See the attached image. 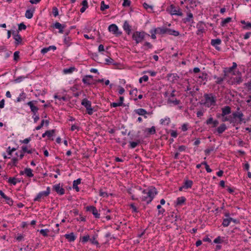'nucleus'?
I'll return each instance as SVG.
<instances>
[{
  "mask_svg": "<svg viewBox=\"0 0 251 251\" xmlns=\"http://www.w3.org/2000/svg\"><path fill=\"white\" fill-rule=\"evenodd\" d=\"M92 79H88L86 77H84L82 78V82H83L84 84H87L88 85H90L91 84H94V85H96V82H93L92 81Z\"/></svg>",
  "mask_w": 251,
  "mask_h": 251,
  "instance_id": "c9c22d12",
  "label": "nucleus"
},
{
  "mask_svg": "<svg viewBox=\"0 0 251 251\" xmlns=\"http://www.w3.org/2000/svg\"><path fill=\"white\" fill-rule=\"evenodd\" d=\"M237 118H234V116H232V119H231L230 124H232L233 126L237 125L238 124H240L238 123V121H237Z\"/></svg>",
  "mask_w": 251,
  "mask_h": 251,
  "instance_id": "4d7b16f0",
  "label": "nucleus"
},
{
  "mask_svg": "<svg viewBox=\"0 0 251 251\" xmlns=\"http://www.w3.org/2000/svg\"><path fill=\"white\" fill-rule=\"evenodd\" d=\"M22 150L24 152H27V153L31 154L33 151H35V150L34 149H31V150H28L26 146H23L22 147Z\"/></svg>",
  "mask_w": 251,
  "mask_h": 251,
  "instance_id": "a19ab883",
  "label": "nucleus"
},
{
  "mask_svg": "<svg viewBox=\"0 0 251 251\" xmlns=\"http://www.w3.org/2000/svg\"><path fill=\"white\" fill-rule=\"evenodd\" d=\"M34 8H33L32 10L31 9H28L25 12V16L26 18L30 19L32 18L33 13L34 12Z\"/></svg>",
  "mask_w": 251,
  "mask_h": 251,
  "instance_id": "c756f323",
  "label": "nucleus"
},
{
  "mask_svg": "<svg viewBox=\"0 0 251 251\" xmlns=\"http://www.w3.org/2000/svg\"><path fill=\"white\" fill-rule=\"evenodd\" d=\"M231 107L229 106H226L222 108L221 116H226L231 113Z\"/></svg>",
  "mask_w": 251,
  "mask_h": 251,
  "instance_id": "f3484780",
  "label": "nucleus"
},
{
  "mask_svg": "<svg viewBox=\"0 0 251 251\" xmlns=\"http://www.w3.org/2000/svg\"><path fill=\"white\" fill-rule=\"evenodd\" d=\"M232 116L234 118L238 119V123L241 124L242 123L243 118L244 114L241 112H234L232 113Z\"/></svg>",
  "mask_w": 251,
  "mask_h": 251,
  "instance_id": "4468645a",
  "label": "nucleus"
},
{
  "mask_svg": "<svg viewBox=\"0 0 251 251\" xmlns=\"http://www.w3.org/2000/svg\"><path fill=\"white\" fill-rule=\"evenodd\" d=\"M214 150H215V148H214V147L212 146L209 148H208V149H206V150H205L204 152H205V154L206 155H209L211 151H213Z\"/></svg>",
  "mask_w": 251,
  "mask_h": 251,
  "instance_id": "864d4df0",
  "label": "nucleus"
},
{
  "mask_svg": "<svg viewBox=\"0 0 251 251\" xmlns=\"http://www.w3.org/2000/svg\"><path fill=\"white\" fill-rule=\"evenodd\" d=\"M177 8L174 4H171L169 7L167 8V11H168L171 15H175L179 16H182L183 13L180 11V9Z\"/></svg>",
  "mask_w": 251,
  "mask_h": 251,
  "instance_id": "39448f33",
  "label": "nucleus"
},
{
  "mask_svg": "<svg viewBox=\"0 0 251 251\" xmlns=\"http://www.w3.org/2000/svg\"><path fill=\"white\" fill-rule=\"evenodd\" d=\"M56 49V47L55 46H50L47 48H44L43 49H42L41 50V52L42 54H44L51 50H55Z\"/></svg>",
  "mask_w": 251,
  "mask_h": 251,
  "instance_id": "bb28decb",
  "label": "nucleus"
},
{
  "mask_svg": "<svg viewBox=\"0 0 251 251\" xmlns=\"http://www.w3.org/2000/svg\"><path fill=\"white\" fill-rule=\"evenodd\" d=\"M237 75L238 76L235 77L233 78V82H232L233 84H239L243 81V79L241 77V73L239 71L237 72Z\"/></svg>",
  "mask_w": 251,
  "mask_h": 251,
  "instance_id": "6ab92c4d",
  "label": "nucleus"
},
{
  "mask_svg": "<svg viewBox=\"0 0 251 251\" xmlns=\"http://www.w3.org/2000/svg\"><path fill=\"white\" fill-rule=\"evenodd\" d=\"M66 25H62L60 23L56 22L54 24L52 25H51V27L58 29H59V32L60 33H63V29H64L66 27Z\"/></svg>",
  "mask_w": 251,
  "mask_h": 251,
  "instance_id": "9b49d317",
  "label": "nucleus"
},
{
  "mask_svg": "<svg viewBox=\"0 0 251 251\" xmlns=\"http://www.w3.org/2000/svg\"><path fill=\"white\" fill-rule=\"evenodd\" d=\"M166 34H168L169 35H174L175 36H177L179 35V32L178 31L174 29L166 27Z\"/></svg>",
  "mask_w": 251,
  "mask_h": 251,
  "instance_id": "5701e85b",
  "label": "nucleus"
},
{
  "mask_svg": "<svg viewBox=\"0 0 251 251\" xmlns=\"http://www.w3.org/2000/svg\"><path fill=\"white\" fill-rule=\"evenodd\" d=\"M232 218H225L223 219L222 226L224 227L228 226L231 222Z\"/></svg>",
  "mask_w": 251,
  "mask_h": 251,
  "instance_id": "72a5a7b5",
  "label": "nucleus"
},
{
  "mask_svg": "<svg viewBox=\"0 0 251 251\" xmlns=\"http://www.w3.org/2000/svg\"><path fill=\"white\" fill-rule=\"evenodd\" d=\"M148 79H149L148 76L146 75H144V76H143L142 77H141L139 79V81L140 83H141L143 81H144L145 82H147L148 80Z\"/></svg>",
  "mask_w": 251,
  "mask_h": 251,
  "instance_id": "774afa93",
  "label": "nucleus"
},
{
  "mask_svg": "<svg viewBox=\"0 0 251 251\" xmlns=\"http://www.w3.org/2000/svg\"><path fill=\"white\" fill-rule=\"evenodd\" d=\"M38 101L37 100H32L28 101L27 103V105H28L30 108L31 111L32 112H38L39 108L37 106H35V104H37Z\"/></svg>",
  "mask_w": 251,
  "mask_h": 251,
  "instance_id": "9d476101",
  "label": "nucleus"
},
{
  "mask_svg": "<svg viewBox=\"0 0 251 251\" xmlns=\"http://www.w3.org/2000/svg\"><path fill=\"white\" fill-rule=\"evenodd\" d=\"M157 34H160V35H163L166 34V27H157L156 28Z\"/></svg>",
  "mask_w": 251,
  "mask_h": 251,
  "instance_id": "4c0bfd02",
  "label": "nucleus"
},
{
  "mask_svg": "<svg viewBox=\"0 0 251 251\" xmlns=\"http://www.w3.org/2000/svg\"><path fill=\"white\" fill-rule=\"evenodd\" d=\"M150 37L149 34L146 33L145 31H135L132 36V39L135 41L136 45L142 42L145 39V36Z\"/></svg>",
  "mask_w": 251,
  "mask_h": 251,
  "instance_id": "7ed1b4c3",
  "label": "nucleus"
},
{
  "mask_svg": "<svg viewBox=\"0 0 251 251\" xmlns=\"http://www.w3.org/2000/svg\"><path fill=\"white\" fill-rule=\"evenodd\" d=\"M193 14L191 12L187 13V17L183 19V21L184 23H186L187 22H191V23H194L193 21Z\"/></svg>",
  "mask_w": 251,
  "mask_h": 251,
  "instance_id": "412c9836",
  "label": "nucleus"
},
{
  "mask_svg": "<svg viewBox=\"0 0 251 251\" xmlns=\"http://www.w3.org/2000/svg\"><path fill=\"white\" fill-rule=\"evenodd\" d=\"M75 70V67H70L68 69H66L64 70V72L66 74L72 73L74 70Z\"/></svg>",
  "mask_w": 251,
  "mask_h": 251,
  "instance_id": "69168bd1",
  "label": "nucleus"
},
{
  "mask_svg": "<svg viewBox=\"0 0 251 251\" xmlns=\"http://www.w3.org/2000/svg\"><path fill=\"white\" fill-rule=\"evenodd\" d=\"M131 27L128 24V22L127 21H125L124 25H123V28L124 30L126 31V32L129 35L131 31Z\"/></svg>",
  "mask_w": 251,
  "mask_h": 251,
  "instance_id": "a211bd4d",
  "label": "nucleus"
},
{
  "mask_svg": "<svg viewBox=\"0 0 251 251\" xmlns=\"http://www.w3.org/2000/svg\"><path fill=\"white\" fill-rule=\"evenodd\" d=\"M64 236L70 242L74 241L76 239V236L75 235L74 232H71L70 234H66Z\"/></svg>",
  "mask_w": 251,
  "mask_h": 251,
  "instance_id": "4be33fe9",
  "label": "nucleus"
},
{
  "mask_svg": "<svg viewBox=\"0 0 251 251\" xmlns=\"http://www.w3.org/2000/svg\"><path fill=\"white\" fill-rule=\"evenodd\" d=\"M207 77H208V75L206 73L203 72L202 73L201 75H200L199 76V78L201 79L202 80L207 81Z\"/></svg>",
  "mask_w": 251,
  "mask_h": 251,
  "instance_id": "5fc2aeb1",
  "label": "nucleus"
},
{
  "mask_svg": "<svg viewBox=\"0 0 251 251\" xmlns=\"http://www.w3.org/2000/svg\"><path fill=\"white\" fill-rule=\"evenodd\" d=\"M168 103H173L175 105H178L180 103V101L177 99L172 100L171 98H169L167 101Z\"/></svg>",
  "mask_w": 251,
  "mask_h": 251,
  "instance_id": "58836bf2",
  "label": "nucleus"
},
{
  "mask_svg": "<svg viewBox=\"0 0 251 251\" xmlns=\"http://www.w3.org/2000/svg\"><path fill=\"white\" fill-rule=\"evenodd\" d=\"M17 178L15 177H9L8 180L9 183L12 184L13 185H15L17 183Z\"/></svg>",
  "mask_w": 251,
  "mask_h": 251,
  "instance_id": "6e6d98bb",
  "label": "nucleus"
},
{
  "mask_svg": "<svg viewBox=\"0 0 251 251\" xmlns=\"http://www.w3.org/2000/svg\"><path fill=\"white\" fill-rule=\"evenodd\" d=\"M241 23L244 25L243 26V28L244 29H250L251 28V23L246 22L244 20H242Z\"/></svg>",
  "mask_w": 251,
  "mask_h": 251,
  "instance_id": "473e14b6",
  "label": "nucleus"
},
{
  "mask_svg": "<svg viewBox=\"0 0 251 251\" xmlns=\"http://www.w3.org/2000/svg\"><path fill=\"white\" fill-rule=\"evenodd\" d=\"M221 40L220 39L217 38L215 39H212L211 41V45L212 46H214L215 47V49L218 50H220V48L219 47L216 46V45H219L221 44Z\"/></svg>",
  "mask_w": 251,
  "mask_h": 251,
  "instance_id": "dca6fc26",
  "label": "nucleus"
},
{
  "mask_svg": "<svg viewBox=\"0 0 251 251\" xmlns=\"http://www.w3.org/2000/svg\"><path fill=\"white\" fill-rule=\"evenodd\" d=\"M86 208V211L92 212L96 218H100V214L98 213V211L96 207L94 206H88Z\"/></svg>",
  "mask_w": 251,
  "mask_h": 251,
  "instance_id": "1a4fd4ad",
  "label": "nucleus"
},
{
  "mask_svg": "<svg viewBox=\"0 0 251 251\" xmlns=\"http://www.w3.org/2000/svg\"><path fill=\"white\" fill-rule=\"evenodd\" d=\"M15 41V44L17 46L21 44L22 42V39L20 34H16L15 37L13 38Z\"/></svg>",
  "mask_w": 251,
  "mask_h": 251,
  "instance_id": "f704fd0d",
  "label": "nucleus"
},
{
  "mask_svg": "<svg viewBox=\"0 0 251 251\" xmlns=\"http://www.w3.org/2000/svg\"><path fill=\"white\" fill-rule=\"evenodd\" d=\"M25 98H26L25 94V93L23 92L21 94H20L19 97L17 98L16 101L20 102L22 100H24Z\"/></svg>",
  "mask_w": 251,
  "mask_h": 251,
  "instance_id": "de8ad7c7",
  "label": "nucleus"
},
{
  "mask_svg": "<svg viewBox=\"0 0 251 251\" xmlns=\"http://www.w3.org/2000/svg\"><path fill=\"white\" fill-rule=\"evenodd\" d=\"M231 21V18L227 17V18L225 19L223 21H222L221 25L222 26H225L226 24L229 23Z\"/></svg>",
  "mask_w": 251,
  "mask_h": 251,
  "instance_id": "8fccbe9b",
  "label": "nucleus"
},
{
  "mask_svg": "<svg viewBox=\"0 0 251 251\" xmlns=\"http://www.w3.org/2000/svg\"><path fill=\"white\" fill-rule=\"evenodd\" d=\"M38 231L43 236L47 237L48 236V233L49 232V230L48 229H42Z\"/></svg>",
  "mask_w": 251,
  "mask_h": 251,
  "instance_id": "09e8293b",
  "label": "nucleus"
},
{
  "mask_svg": "<svg viewBox=\"0 0 251 251\" xmlns=\"http://www.w3.org/2000/svg\"><path fill=\"white\" fill-rule=\"evenodd\" d=\"M237 64L235 63V62H233L232 63V66L231 67H227V68H225L224 69H225L226 72H228L229 73H231L233 70L235 69L236 67H237Z\"/></svg>",
  "mask_w": 251,
  "mask_h": 251,
  "instance_id": "e433bc0d",
  "label": "nucleus"
},
{
  "mask_svg": "<svg viewBox=\"0 0 251 251\" xmlns=\"http://www.w3.org/2000/svg\"><path fill=\"white\" fill-rule=\"evenodd\" d=\"M81 179L79 178L76 180H75L73 181V188L75 190L76 192L79 191V188L78 187V185L81 183Z\"/></svg>",
  "mask_w": 251,
  "mask_h": 251,
  "instance_id": "b1692460",
  "label": "nucleus"
},
{
  "mask_svg": "<svg viewBox=\"0 0 251 251\" xmlns=\"http://www.w3.org/2000/svg\"><path fill=\"white\" fill-rule=\"evenodd\" d=\"M171 122L170 119L168 117L165 118L164 119H161L160 124L162 125H169Z\"/></svg>",
  "mask_w": 251,
  "mask_h": 251,
  "instance_id": "37998d69",
  "label": "nucleus"
},
{
  "mask_svg": "<svg viewBox=\"0 0 251 251\" xmlns=\"http://www.w3.org/2000/svg\"><path fill=\"white\" fill-rule=\"evenodd\" d=\"M108 30L109 32H112L116 36H120L122 34V32L119 30L118 27L115 24H111L108 27Z\"/></svg>",
  "mask_w": 251,
  "mask_h": 251,
  "instance_id": "6e6552de",
  "label": "nucleus"
},
{
  "mask_svg": "<svg viewBox=\"0 0 251 251\" xmlns=\"http://www.w3.org/2000/svg\"><path fill=\"white\" fill-rule=\"evenodd\" d=\"M99 193L100 196L104 198H108L109 195H112V194H108L107 193L103 192L101 189L100 190Z\"/></svg>",
  "mask_w": 251,
  "mask_h": 251,
  "instance_id": "603ef678",
  "label": "nucleus"
},
{
  "mask_svg": "<svg viewBox=\"0 0 251 251\" xmlns=\"http://www.w3.org/2000/svg\"><path fill=\"white\" fill-rule=\"evenodd\" d=\"M157 208L158 209V214H163L164 212H165V209L164 208H162L161 205H158L157 206Z\"/></svg>",
  "mask_w": 251,
  "mask_h": 251,
  "instance_id": "0e129e2a",
  "label": "nucleus"
},
{
  "mask_svg": "<svg viewBox=\"0 0 251 251\" xmlns=\"http://www.w3.org/2000/svg\"><path fill=\"white\" fill-rule=\"evenodd\" d=\"M89 239H90V236L89 235L84 236L81 239V242L83 243H85L87 242L88 240H89Z\"/></svg>",
  "mask_w": 251,
  "mask_h": 251,
  "instance_id": "680f3d73",
  "label": "nucleus"
},
{
  "mask_svg": "<svg viewBox=\"0 0 251 251\" xmlns=\"http://www.w3.org/2000/svg\"><path fill=\"white\" fill-rule=\"evenodd\" d=\"M186 201V198L184 197H180L177 198L176 202V205H182L184 204Z\"/></svg>",
  "mask_w": 251,
  "mask_h": 251,
  "instance_id": "cd10ccee",
  "label": "nucleus"
},
{
  "mask_svg": "<svg viewBox=\"0 0 251 251\" xmlns=\"http://www.w3.org/2000/svg\"><path fill=\"white\" fill-rule=\"evenodd\" d=\"M55 132V129L47 130L44 133L42 134V136L43 138H44L47 136L48 137L50 138L54 135Z\"/></svg>",
  "mask_w": 251,
  "mask_h": 251,
  "instance_id": "a878e982",
  "label": "nucleus"
},
{
  "mask_svg": "<svg viewBox=\"0 0 251 251\" xmlns=\"http://www.w3.org/2000/svg\"><path fill=\"white\" fill-rule=\"evenodd\" d=\"M17 162H18L17 158L13 157L12 159V160H11V162L9 163V165H11V166H16V164L17 163Z\"/></svg>",
  "mask_w": 251,
  "mask_h": 251,
  "instance_id": "13d9d810",
  "label": "nucleus"
},
{
  "mask_svg": "<svg viewBox=\"0 0 251 251\" xmlns=\"http://www.w3.org/2000/svg\"><path fill=\"white\" fill-rule=\"evenodd\" d=\"M131 4V1L130 0H124L123 3L122 4L123 6L129 7L130 6Z\"/></svg>",
  "mask_w": 251,
  "mask_h": 251,
  "instance_id": "052dcab7",
  "label": "nucleus"
},
{
  "mask_svg": "<svg viewBox=\"0 0 251 251\" xmlns=\"http://www.w3.org/2000/svg\"><path fill=\"white\" fill-rule=\"evenodd\" d=\"M24 173H25L26 176L29 177H33L34 176L33 174L32 173V170L29 168H25Z\"/></svg>",
  "mask_w": 251,
  "mask_h": 251,
  "instance_id": "2f4dec72",
  "label": "nucleus"
},
{
  "mask_svg": "<svg viewBox=\"0 0 251 251\" xmlns=\"http://www.w3.org/2000/svg\"><path fill=\"white\" fill-rule=\"evenodd\" d=\"M129 206L132 209V212L138 213L139 212L134 203L130 204Z\"/></svg>",
  "mask_w": 251,
  "mask_h": 251,
  "instance_id": "338daca9",
  "label": "nucleus"
},
{
  "mask_svg": "<svg viewBox=\"0 0 251 251\" xmlns=\"http://www.w3.org/2000/svg\"><path fill=\"white\" fill-rule=\"evenodd\" d=\"M63 185H61L60 183L55 184L52 186V191L56 192L59 195H63L65 194V190L62 187Z\"/></svg>",
  "mask_w": 251,
  "mask_h": 251,
  "instance_id": "0eeeda50",
  "label": "nucleus"
},
{
  "mask_svg": "<svg viewBox=\"0 0 251 251\" xmlns=\"http://www.w3.org/2000/svg\"><path fill=\"white\" fill-rule=\"evenodd\" d=\"M72 38L69 36H64V43L67 47H69L72 45Z\"/></svg>",
  "mask_w": 251,
  "mask_h": 251,
  "instance_id": "7c9ffc66",
  "label": "nucleus"
},
{
  "mask_svg": "<svg viewBox=\"0 0 251 251\" xmlns=\"http://www.w3.org/2000/svg\"><path fill=\"white\" fill-rule=\"evenodd\" d=\"M193 181L191 180H186L184 181L183 185V187H185V189H188L192 187L193 185Z\"/></svg>",
  "mask_w": 251,
  "mask_h": 251,
  "instance_id": "c85d7f7f",
  "label": "nucleus"
},
{
  "mask_svg": "<svg viewBox=\"0 0 251 251\" xmlns=\"http://www.w3.org/2000/svg\"><path fill=\"white\" fill-rule=\"evenodd\" d=\"M26 28V25L24 23H22L18 25V31H21L22 30H25Z\"/></svg>",
  "mask_w": 251,
  "mask_h": 251,
  "instance_id": "bf43d9fd",
  "label": "nucleus"
},
{
  "mask_svg": "<svg viewBox=\"0 0 251 251\" xmlns=\"http://www.w3.org/2000/svg\"><path fill=\"white\" fill-rule=\"evenodd\" d=\"M20 52L19 51H16L14 53V60L17 61L20 59L19 55Z\"/></svg>",
  "mask_w": 251,
  "mask_h": 251,
  "instance_id": "e2e57ef3",
  "label": "nucleus"
},
{
  "mask_svg": "<svg viewBox=\"0 0 251 251\" xmlns=\"http://www.w3.org/2000/svg\"><path fill=\"white\" fill-rule=\"evenodd\" d=\"M134 112L140 116H143L145 118H147V116H146L147 114H149L145 109L143 108H139L134 110Z\"/></svg>",
  "mask_w": 251,
  "mask_h": 251,
  "instance_id": "2eb2a0df",
  "label": "nucleus"
},
{
  "mask_svg": "<svg viewBox=\"0 0 251 251\" xmlns=\"http://www.w3.org/2000/svg\"><path fill=\"white\" fill-rule=\"evenodd\" d=\"M50 192V187H48L46 191L40 192L37 194V196L34 199V201H40L41 198L48 196Z\"/></svg>",
  "mask_w": 251,
  "mask_h": 251,
  "instance_id": "423d86ee",
  "label": "nucleus"
},
{
  "mask_svg": "<svg viewBox=\"0 0 251 251\" xmlns=\"http://www.w3.org/2000/svg\"><path fill=\"white\" fill-rule=\"evenodd\" d=\"M204 23L203 22H199L197 25V28L198 29L196 33L198 35L202 34L204 32V27L203 25Z\"/></svg>",
  "mask_w": 251,
  "mask_h": 251,
  "instance_id": "f8f14e48",
  "label": "nucleus"
},
{
  "mask_svg": "<svg viewBox=\"0 0 251 251\" xmlns=\"http://www.w3.org/2000/svg\"><path fill=\"white\" fill-rule=\"evenodd\" d=\"M213 78L217 79V80L215 81L217 84H221L225 80V77H218L216 75H214Z\"/></svg>",
  "mask_w": 251,
  "mask_h": 251,
  "instance_id": "ea45409f",
  "label": "nucleus"
},
{
  "mask_svg": "<svg viewBox=\"0 0 251 251\" xmlns=\"http://www.w3.org/2000/svg\"><path fill=\"white\" fill-rule=\"evenodd\" d=\"M109 6L108 5L105 4L104 1H101L100 3V9L101 11H104L105 9H108Z\"/></svg>",
  "mask_w": 251,
  "mask_h": 251,
  "instance_id": "c03bdc74",
  "label": "nucleus"
},
{
  "mask_svg": "<svg viewBox=\"0 0 251 251\" xmlns=\"http://www.w3.org/2000/svg\"><path fill=\"white\" fill-rule=\"evenodd\" d=\"M204 97L205 99V102L203 104L209 107L211 106H215L216 104V97L213 94H204Z\"/></svg>",
  "mask_w": 251,
  "mask_h": 251,
  "instance_id": "f03ea898",
  "label": "nucleus"
},
{
  "mask_svg": "<svg viewBox=\"0 0 251 251\" xmlns=\"http://www.w3.org/2000/svg\"><path fill=\"white\" fill-rule=\"evenodd\" d=\"M4 199L5 200L6 203L9 206H12L13 205V201L10 197L6 196Z\"/></svg>",
  "mask_w": 251,
  "mask_h": 251,
  "instance_id": "49530a36",
  "label": "nucleus"
},
{
  "mask_svg": "<svg viewBox=\"0 0 251 251\" xmlns=\"http://www.w3.org/2000/svg\"><path fill=\"white\" fill-rule=\"evenodd\" d=\"M144 194L142 198V201H146L147 204L150 203L155 196L158 193L157 189L154 187H150L142 191Z\"/></svg>",
  "mask_w": 251,
  "mask_h": 251,
  "instance_id": "f257e3e1",
  "label": "nucleus"
},
{
  "mask_svg": "<svg viewBox=\"0 0 251 251\" xmlns=\"http://www.w3.org/2000/svg\"><path fill=\"white\" fill-rule=\"evenodd\" d=\"M81 105L84 106L86 109L87 113L92 115L93 113V108L91 106V102L85 98L82 100Z\"/></svg>",
  "mask_w": 251,
  "mask_h": 251,
  "instance_id": "20e7f679",
  "label": "nucleus"
},
{
  "mask_svg": "<svg viewBox=\"0 0 251 251\" xmlns=\"http://www.w3.org/2000/svg\"><path fill=\"white\" fill-rule=\"evenodd\" d=\"M222 122H225L228 121L230 123L231 119H232V115H230L229 116H222Z\"/></svg>",
  "mask_w": 251,
  "mask_h": 251,
  "instance_id": "3c124183",
  "label": "nucleus"
},
{
  "mask_svg": "<svg viewBox=\"0 0 251 251\" xmlns=\"http://www.w3.org/2000/svg\"><path fill=\"white\" fill-rule=\"evenodd\" d=\"M227 129V127L225 124H222L218 127H217L215 129V131L214 132V133H215V132H217L219 134H222L223 133L226 129Z\"/></svg>",
  "mask_w": 251,
  "mask_h": 251,
  "instance_id": "aec40b11",
  "label": "nucleus"
},
{
  "mask_svg": "<svg viewBox=\"0 0 251 251\" xmlns=\"http://www.w3.org/2000/svg\"><path fill=\"white\" fill-rule=\"evenodd\" d=\"M140 143V140H137L135 142H133V141H130L129 142V144H130V148H131V149H134L138 145H139V144Z\"/></svg>",
  "mask_w": 251,
  "mask_h": 251,
  "instance_id": "79ce46f5",
  "label": "nucleus"
},
{
  "mask_svg": "<svg viewBox=\"0 0 251 251\" xmlns=\"http://www.w3.org/2000/svg\"><path fill=\"white\" fill-rule=\"evenodd\" d=\"M97 235L94 236L92 238H90L89 240L92 244L96 245L97 246H99V243L98 241L96 240Z\"/></svg>",
  "mask_w": 251,
  "mask_h": 251,
  "instance_id": "a18cd8bd",
  "label": "nucleus"
},
{
  "mask_svg": "<svg viewBox=\"0 0 251 251\" xmlns=\"http://www.w3.org/2000/svg\"><path fill=\"white\" fill-rule=\"evenodd\" d=\"M105 64H106V65H109L113 64V65H114L115 66H118L119 65H120V63L114 62V60L112 58H110V57L109 58L105 59Z\"/></svg>",
  "mask_w": 251,
  "mask_h": 251,
  "instance_id": "393cba45",
  "label": "nucleus"
},
{
  "mask_svg": "<svg viewBox=\"0 0 251 251\" xmlns=\"http://www.w3.org/2000/svg\"><path fill=\"white\" fill-rule=\"evenodd\" d=\"M145 133H146V136H149L151 135L154 134L156 133L155 127L152 126L151 128H146L144 130Z\"/></svg>",
  "mask_w": 251,
  "mask_h": 251,
  "instance_id": "ddd939ff",
  "label": "nucleus"
}]
</instances>
